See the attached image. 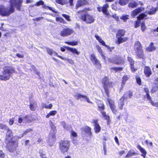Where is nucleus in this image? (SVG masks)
Returning <instances> with one entry per match:
<instances>
[{
	"instance_id": "1",
	"label": "nucleus",
	"mask_w": 158,
	"mask_h": 158,
	"mask_svg": "<svg viewBox=\"0 0 158 158\" xmlns=\"http://www.w3.org/2000/svg\"><path fill=\"white\" fill-rule=\"evenodd\" d=\"M22 0H10V7L6 8L3 5L0 6V15L3 16H8L14 12L15 6L18 10H20L22 6Z\"/></svg>"
},
{
	"instance_id": "2",
	"label": "nucleus",
	"mask_w": 158,
	"mask_h": 158,
	"mask_svg": "<svg viewBox=\"0 0 158 158\" xmlns=\"http://www.w3.org/2000/svg\"><path fill=\"white\" fill-rule=\"evenodd\" d=\"M16 73L15 68L12 66H5L3 68V75H0V81H6L9 80L11 74Z\"/></svg>"
},
{
	"instance_id": "3",
	"label": "nucleus",
	"mask_w": 158,
	"mask_h": 158,
	"mask_svg": "<svg viewBox=\"0 0 158 158\" xmlns=\"http://www.w3.org/2000/svg\"><path fill=\"white\" fill-rule=\"evenodd\" d=\"M148 9L150 10L144 13H142L139 15L138 17V19L139 20L142 19L146 17L147 14L149 15H152L154 14L156 11L158 10V5L156 8H154L152 6H150L148 7Z\"/></svg>"
},
{
	"instance_id": "4",
	"label": "nucleus",
	"mask_w": 158,
	"mask_h": 158,
	"mask_svg": "<svg viewBox=\"0 0 158 158\" xmlns=\"http://www.w3.org/2000/svg\"><path fill=\"white\" fill-rule=\"evenodd\" d=\"M70 147V143L68 140L61 141L60 143V149L61 152L63 154L68 152Z\"/></svg>"
},
{
	"instance_id": "5",
	"label": "nucleus",
	"mask_w": 158,
	"mask_h": 158,
	"mask_svg": "<svg viewBox=\"0 0 158 158\" xmlns=\"http://www.w3.org/2000/svg\"><path fill=\"white\" fill-rule=\"evenodd\" d=\"M132 96V94L131 91H128L125 93L123 96L118 101V107L122 110L123 106L124 104V100H127L128 98H130Z\"/></svg>"
},
{
	"instance_id": "6",
	"label": "nucleus",
	"mask_w": 158,
	"mask_h": 158,
	"mask_svg": "<svg viewBox=\"0 0 158 158\" xmlns=\"http://www.w3.org/2000/svg\"><path fill=\"white\" fill-rule=\"evenodd\" d=\"M134 49L137 56L139 58H142L143 56V50L141 44L139 41H137L135 44Z\"/></svg>"
},
{
	"instance_id": "7",
	"label": "nucleus",
	"mask_w": 158,
	"mask_h": 158,
	"mask_svg": "<svg viewBox=\"0 0 158 158\" xmlns=\"http://www.w3.org/2000/svg\"><path fill=\"white\" fill-rule=\"evenodd\" d=\"M102 82L105 93L108 96L109 94V87H112L113 84L110 81H109L108 78L106 77L103 79Z\"/></svg>"
},
{
	"instance_id": "8",
	"label": "nucleus",
	"mask_w": 158,
	"mask_h": 158,
	"mask_svg": "<svg viewBox=\"0 0 158 158\" xmlns=\"http://www.w3.org/2000/svg\"><path fill=\"white\" fill-rule=\"evenodd\" d=\"M81 19L87 23H93L95 20V17L94 16L86 14L82 15Z\"/></svg>"
},
{
	"instance_id": "9",
	"label": "nucleus",
	"mask_w": 158,
	"mask_h": 158,
	"mask_svg": "<svg viewBox=\"0 0 158 158\" xmlns=\"http://www.w3.org/2000/svg\"><path fill=\"white\" fill-rule=\"evenodd\" d=\"M109 61L110 63L118 65L123 64L124 63V60L119 56H116L114 58L109 59Z\"/></svg>"
},
{
	"instance_id": "10",
	"label": "nucleus",
	"mask_w": 158,
	"mask_h": 158,
	"mask_svg": "<svg viewBox=\"0 0 158 158\" xmlns=\"http://www.w3.org/2000/svg\"><path fill=\"white\" fill-rule=\"evenodd\" d=\"M74 32L73 30L70 28L64 29L60 32V35L62 37H66L72 34Z\"/></svg>"
},
{
	"instance_id": "11",
	"label": "nucleus",
	"mask_w": 158,
	"mask_h": 158,
	"mask_svg": "<svg viewBox=\"0 0 158 158\" xmlns=\"http://www.w3.org/2000/svg\"><path fill=\"white\" fill-rule=\"evenodd\" d=\"M18 145V142L17 141H12L10 142L8 145L9 151L11 152H13L15 150L16 148L17 147Z\"/></svg>"
},
{
	"instance_id": "12",
	"label": "nucleus",
	"mask_w": 158,
	"mask_h": 158,
	"mask_svg": "<svg viewBox=\"0 0 158 158\" xmlns=\"http://www.w3.org/2000/svg\"><path fill=\"white\" fill-rule=\"evenodd\" d=\"M40 5H41L43 6L42 7L46 9H49L50 10L52 11L53 12L55 13H57V11H56L55 10V9L51 7L48 6H46L45 5H44V2H43L42 1H40L38 2H36V4L35 5L37 6H39Z\"/></svg>"
},
{
	"instance_id": "13",
	"label": "nucleus",
	"mask_w": 158,
	"mask_h": 158,
	"mask_svg": "<svg viewBox=\"0 0 158 158\" xmlns=\"http://www.w3.org/2000/svg\"><path fill=\"white\" fill-rule=\"evenodd\" d=\"M107 100L112 112L114 114H116L117 112V111L116 109V106L114 102L111 99L109 98L107 99Z\"/></svg>"
},
{
	"instance_id": "14",
	"label": "nucleus",
	"mask_w": 158,
	"mask_h": 158,
	"mask_svg": "<svg viewBox=\"0 0 158 158\" xmlns=\"http://www.w3.org/2000/svg\"><path fill=\"white\" fill-rule=\"evenodd\" d=\"M56 140V137L55 135L54 134H49L48 143L49 146H52L54 144Z\"/></svg>"
},
{
	"instance_id": "15",
	"label": "nucleus",
	"mask_w": 158,
	"mask_h": 158,
	"mask_svg": "<svg viewBox=\"0 0 158 158\" xmlns=\"http://www.w3.org/2000/svg\"><path fill=\"white\" fill-rule=\"evenodd\" d=\"M29 116L28 115H19L18 118V122L19 123H21L23 121V122H27L29 123L31 122V121L29 119Z\"/></svg>"
},
{
	"instance_id": "16",
	"label": "nucleus",
	"mask_w": 158,
	"mask_h": 158,
	"mask_svg": "<svg viewBox=\"0 0 158 158\" xmlns=\"http://www.w3.org/2000/svg\"><path fill=\"white\" fill-rule=\"evenodd\" d=\"M97 120L93 119L92 123L94 124V131L96 133H98L101 130V127L98 123Z\"/></svg>"
},
{
	"instance_id": "17",
	"label": "nucleus",
	"mask_w": 158,
	"mask_h": 158,
	"mask_svg": "<svg viewBox=\"0 0 158 158\" xmlns=\"http://www.w3.org/2000/svg\"><path fill=\"white\" fill-rule=\"evenodd\" d=\"M7 131L6 134V138L8 141L11 140L13 137V133L12 131L8 127V129H6Z\"/></svg>"
},
{
	"instance_id": "18",
	"label": "nucleus",
	"mask_w": 158,
	"mask_h": 158,
	"mask_svg": "<svg viewBox=\"0 0 158 158\" xmlns=\"http://www.w3.org/2000/svg\"><path fill=\"white\" fill-rule=\"evenodd\" d=\"M144 8L142 7L138 8L135 10H134L132 13L131 15L133 17H134L136 15L139 13L143 11Z\"/></svg>"
},
{
	"instance_id": "19",
	"label": "nucleus",
	"mask_w": 158,
	"mask_h": 158,
	"mask_svg": "<svg viewBox=\"0 0 158 158\" xmlns=\"http://www.w3.org/2000/svg\"><path fill=\"white\" fill-rule=\"evenodd\" d=\"M96 48L98 52H99L102 58L105 61L106 60V56L104 55V53L102 51V50L100 46L99 45H97L96 46Z\"/></svg>"
},
{
	"instance_id": "20",
	"label": "nucleus",
	"mask_w": 158,
	"mask_h": 158,
	"mask_svg": "<svg viewBox=\"0 0 158 158\" xmlns=\"http://www.w3.org/2000/svg\"><path fill=\"white\" fill-rule=\"evenodd\" d=\"M144 73L146 76L149 77L152 74V73L150 68L148 67H146L144 69Z\"/></svg>"
},
{
	"instance_id": "21",
	"label": "nucleus",
	"mask_w": 158,
	"mask_h": 158,
	"mask_svg": "<svg viewBox=\"0 0 158 158\" xmlns=\"http://www.w3.org/2000/svg\"><path fill=\"white\" fill-rule=\"evenodd\" d=\"M81 130L84 131L86 133L89 135V136H92L91 132V128L87 126H85L81 128Z\"/></svg>"
},
{
	"instance_id": "22",
	"label": "nucleus",
	"mask_w": 158,
	"mask_h": 158,
	"mask_svg": "<svg viewBox=\"0 0 158 158\" xmlns=\"http://www.w3.org/2000/svg\"><path fill=\"white\" fill-rule=\"evenodd\" d=\"M88 2L85 0H79L77 1V4L76 5V8H77L83 5L87 4Z\"/></svg>"
},
{
	"instance_id": "23",
	"label": "nucleus",
	"mask_w": 158,
	"mask_h": 158,
	"mask_svg": "<svg viewBox=\"0 0 158 158\" xmlns=\"http://www.w3.org/2000/svg\"><path fill=\"white\" fill-rule=\"evenodd\" d=\"M65 48L68 50L72 52L73 54H75L78 55L80 54V52H78L77 49L75 48H73L69 47H65Z\"/></svg>"
},
{
	"instance_id": "24",
	"label": "nucleus",
	"mask_w": 158,
	"mask_h": 158,
	"mask_svg": "<svg viewBox=\"0 0 158 158\" xmlns=\"http://www.w3.org/2000/svg\"><path fill=\"white\" fill-rule=\"evenodd\" d=\"M109 6L108 4L107 3L104 5L102 7V12L107 16H108L109 15V13L107 10V8Z\"/></svg>"
},
{
	"instance_id": "25",
	"label": "nucleus",
	"mask_w": 158,
	"mask_h": 158,
	"mask_svg": "<svg viewBox=\"0 0 158 158\" xmlns=\"http://www.w3.org/2000/svg\"><path fill=\"white\" fill-rule=\"evenodd\" d=\"M156 49V48L153 45V43H151L149 46L146 48V50L148 52L153 51Z\"/></svg>"
},
{
	"instance_id": "26",
	"label": "nucleus",
	"mask_w": 158,
	"mask_h": 158,
	"mask_svg": "<svg viewBox=\"0 0 158 158\" xmlns=\"http://www.w3.org/2000/svg\"><path fill=\"white\" fill-rule=\"evenodd\" d=\"M61 124L63 126L64 128L66 130L68 131L71 130V126L68 124H66L64 122H62Z\"/></svg>"
},
{
	"instance_id": "27",
	"label": "nucleus",
	"mask_w": 158,
	"mask_h": 158,
	"mask_svg": "<svg viewBox=\"0 0 158 158\" xmlns=\"http://www.w3.org/2000/svg\"><path fill=\"white\" fill-rule=\"evenodd\" d=\"M137 154L133 150H131L129 151L128 153L125 156L126 158H129L131 156L135 155Z\"/></svg>"
},
{
	"instance_id": "28",
	"label": "nucleus",
	"mask_w": 158,
	"mask_h": 158,
	"mask_svg": "<svg viewBox=\"0 0 158 158\" xmlns=\"http://www.w3.org/2000/svg\"><path fill=\"white\" fill-rule=\"evenodd\" d=\"M37 105L36 103L35 102H31L30 105V108L31 110L34 111Z\"/></svg>"
},
{
	"instance_id": "29",
	"label": "nucleus",
	"mask_w": 158,
	"mask_h": 158,
	"mask_svg": "<svg viewBox=\"0 0 158 158\" xmlns=\"http://www.w3.org/2000/svg\"><path fill=\"white\" fill-rule=\"evenodd\" d=\"M127 38L126 37L122 38V37H118L117 40V42L119 44L127 40Z\"/></svg>"
},
{
	"instance_id": "30",
	"label": "nucleus",
	"mask_w": 158,
	"mask_h": 158,
	"mask_svg": "<svg viewBox=\"0 0 158 158\" xmlns=\"http://www.w3.org/2000/svg\"><path fill=\"white\" fill-rule=\"evenodd\" d=\"M51 127V131L50 134H54L55 135L56 131V127L54 125L52 122L50 124Z\"/></svg>"
},
{
	"instance_id": "31",
	"label": "nucleus",
	"mask_w": 158,
	"mask_h": 158,
	"mask_svg": "<svg viewBox=\"0 0 158 158\" xmlns=\"http://www.w3.org/2000/svg\"><path fill=\"white\" fill-rule=\"evenodd\" d=\"M57 113V111L56 110H52L50 111L49 113L46 116L47 118H49L51 116H54Z\"/></svg>"
},
{
	"instance_id": "32",
	"label": "nucleus",
	"mask_w": 158,
	"mask_h": 158,
	"mask_svg": "<svg viewBox=\"0 0 158 158\" xmlns=\"http://www.w3.org/2000/svg\"><path fill=\"white\" fill-rule=\"evenodd\" d=\"M92 62L94 65L97 66L98 68H99L101 66V64L99 61L97 59H96L93 61H92Z\"/></svg>"
},
{
	"instance_id": "33",
	"label": "nucleus",
	"mask_w": 158,
	"mask_h": 158,
	"mask_svg": "<svg viewBox=\"0 0 158 158\" xmlns=\"http://www.w3.org/2000/svg\"><path fill=\"white\" fill-rule=\"evenodd\" d=\"M138 5V4L135 2L133 1L129 4V7L134 8L136 7Z\"/></svg>"
},
{
	"instance_id": "34",
	"label": "nucleus",
	"mask_w": 158,
	"mask_h": 158,
	"mask_svg": "<svg viewBox=\"0 0 158 158\" xmlns=\"http://www.w3.org/2000/svg\"><path fill=\"white\" fill-rule=\"evenodd\" d=\"M155 84L157 85V87H154L152 88V92H156L158 89V77H157L155 80Z\"/></svg>"
},
{
	"instance_id": "35",
	"label": "nucleus",
	"mask_w": 158,
	"mask_h": 158,
	"mask_svg": "<svg viewBox=\"0 0 158 158\" xmlns=\"http://www.w3.org/2000/svg\"><path fill=\"white\" fill-rule=\"evenodd\" d=\"M61 59L62 60L67 61L68 62L71 64H74V61L71 59L66 58V57H61Z\"/></svg>"
},
{
	"instance_id": "36",
	"label": "nucleus",
	"mask_w": 158,
	"mask_h": 158,
	"mask_svg": "<svg viewBox=\"0 0 158 158\" xmlns=\"http://www.w3.org/2000/svg\"><path fill=\"white\" fill-rule=\"evenodd\" d=\"M98 106L99 108V110H102L104 109V105L101 102L99 101L98 102Z\"/></svg>"
},
{
	"instance_id": "37",
	"label": "nucleus",
	"mask_w": 158,
	"mask_h": 158,
	"mask_svg": "<svg viewBox=\"0 0 158 158\" xmlns=\"http://www.w3.org/2000/svg\"><path fill=\"white\" fill-rule=\"evenodd\" d=\"M42 106L43 108H44L47 109H51L52 108V104H50L48 105H47L45 103H43L42 104Z\"/></svg>"
},
{
	"instance_id": "38",
	"label": "nucleus",
	"mask_w": 158,
	"mask_h": 158,
	"mask_svg": "<svg viewBox=\"0 0 158 158\" xmlns=\"http://www.w3.org/2000/svg\"><path fill=\"white\" fill-rule=\"evenodd\" d=\"M77 136V133L73 130H71L70 131V137L71 139L73 138H76Z\"/></svg>"
},
{
	"instance_id": "39",
	"label": "nucleus",
	"mask_w": 158,
	"mask_h": 158,
	"mask_svg": "<svg viewBox=\"0 0 158 158\" xmlns=\"http://www.w3.org/2000/svg\"><path fill=\"white\" fill-rule=\"evenodd\" d=\"M129 0H119V4L121 6H124L127 4Z\"/></svg>"
},
{
	"instance_id": "40",
	"label": "nucleus",
	"mask_w": 158,
	"mask_h": 158,
	"mask_svg": "<svg viewBox=\"0 0 158 158\" xmlns=\"http://www.w3.org/2000/svg\"><path fill=\"white\" fill-rule=\"evenodd\" d=\"M65 43L68 44L69 45L72 46H76L78 44V42L76 41H73V42H65Z\"/></svg>"
},
{
	"instance_id": "41",
	"label": "nucleus",
	"mask_w": 158,
	"mask_h": 158,
	"mask_svg": "<svg viewBox=\"0 0 158 158\" xmlns=\"http://www.w3.org/2000/svg\"><path fill=\"white\" fill-rule=\"evenodd\" d=\"M137 148L141 152L142 154L147 153V152L145 149L142 148L140 145H138L137 146Z\"/></svg>"
},
{
	"instance_id": "42",
	"label": "nucleus",
	"mask_w": 158,
	"mask_h": 158,
	"mask_svg": "<svg viewBox=\"0 0 158 158\" xmlns=\"http://www.w3.org/2000/svg\"><path fill=\"white\" fill-rule=\"evenodd\" d=\"M56 2L58 4L63 5L67 2V0H56Z\"/></svg>"
},
{
	"instance_id": "43",
	"label": "nucleus",
	"mask_w": 158,
	"mask_h": 158,
	"mask_svg": "<svg viewBox=\"0 0 158 158\" xmlns=\"http://www.w3.org/2000/svg\"><path fill=\"white\" fill-rule=\"evenodd\" d=\"M125 33V31L124 30H119L118 31L117 35L120 37L123 36Z\"/></svg>"
},
{
	"instance_id": "44",
	"label": "nucleus",
	"mask_w": 158,
	"mask_h": 158,
	"mask_svg": "<svg viewBox=\"0 0 158 158\" xmlns=\"http://www.w3.org/2000/svg\"><path fill=\"white\" fill-rule=\"evenodd\" d=\"M101 114L103 117L106 120H108L109 118L110 117L109 116L107 115L106 113L103 111H102L101 112Z\"/></svg>"
},
{
	"instance_id": "45",
	"label": "nucleus",
	"mask_w": 158,
	"mask_h": 158,
	"mask_svg": "<svg viewBox=\"0 0 158 158\" xmlns=\"http://www.w3.org/2000/svg\"><path fill=\"white\" fill-rule=\"evenodd\" d=\"M129 78V77L127 75H124L123 77L122 83L123 85H124L126 82Z\"/></svg>"
},
{
	"instance_id": "46",
	"label": "nucleus",
	"mask_w": 158,
	"mask_h": 158,
	"mask_svg": "<svg viewBox=\"0 0 158 158\" xmlns=\"http://www.w3.org/2000/svg\"><path fill=\"white\" fill-rule=\"evenodd\" d=\"M25 135L23 133L19 135H15L13 138V139H16L17 140L18 139L21 138Z\"/></svg>"
},
{
	"instance_id": "47",
	"label": "nucleus",
	"mask_w": 158,
	"mask_h": 158,
	"mask_svg": "<svg viewBox=\"0 0 158 158\" xmlns=\"http://www.w3.org/2000/svg\"><path fill=\"white\" fill-rule=\"evenodd\" d=\"M129 16L128 15H124L122 16L120 19L126 22L127 20L129 19Z\"/></svg>"
},
{
	"instance_id": "48",
	"label": "nucleus",
	"mask_w": 158,
	"mask_h": 158,
	"mask_svg": "<svg viewBox=\"0 0 158 158\" xmlns=\"http://www.w3.org/2000/svg\"><path fill=\"white\" fill-rule=\"evenodd\" d=\"M46 49L49 55H52V54H53L54 51H53L52 49L47 48H46Z\"/></svg>"
},
{
	"instance_id": "49",
	"label": "nucleus",
	"mask_w": 158,
	"mask_h": 158,
	"mask_svg": "<svg viewBox=\"0 0 158 158\" xmlns=\"http://www.w3.org/2000/svg\"><path fill=\"white\" fill-rule=\"evenodd\" d=\"M112 69L114 70L116 72L122 71L123 70V68L122 67H113L112 68Z\"/></svg>"
},
{
	"instance_id": "50",
	"label": "nucleus",
	"mask_w": 158,
	"mask_h": 158,
	"mask_svg": "<svg viewBox=\"0 0 158 158\" xmlns=\"http://www.w3.org/2000/svg\"><path fill=\"white\" fill-rule=\"evenodd\" d=\"M0 129L5 130L6 129H8V127L4 124L0 123Z\"/></svg>"
},
{
	"instance_id": "51",
	"label": "nucleus",
	"mask_w": 158,
	"mask_h": 158,
	"mask_svg": "<svg viewBox=\"0 0 158 158\" xmlns=\"http://www.w3.org/2000/svg\"><path fill=\"white\" fill-rule=\"evenodd\" d=\"M62 16L68 21H70V19L69 18L70 17L69 16L65 14H62Z\"/></svg>"
},
{
	"instance_id": "52",
	"label": "nucleus",
	"mask_w": 158,
	"mask_h": 158,
	"mask_svg": "<svg viewBox=\"0 0 158 158\" xmlns=\"http://www.w3.org/2000/svg\"><path fill=\"white\" fill-rule=\"evenodd\" d=\"M33 130V129L31 128H30L26 130L25 131H24V132L23 133L24 135H25L28 133H29Z\"/></svg>"
},
{
	"instance_id": "53",
	"label": "nucleus",
	"mask_w": 158,
	"mask_h": 158,
	"mask_svg": "<svg viewBox=\"0 0 158 158\" xmlns=\"http://www.w3.org/2000/svg\"><path fill=\"white\" fill-rule=\"evenodd\" d=\"M112 17L116 21H118L119 20V17L116 14H113L112 15Z\"/></svg>"
},
{
	"instance_id": "54",
	"label": "nucleus",
	"mask_w": 158,
	"mask_h": 158,
	"mask_svg": "<svg viewBox=\"0 0 158 158\" xmlns=\"http://www.w3.org/2000/svg\"><path fill=\"white\" fill-rule=\"evenodd\" d=\"M128 60L130 62V65L134 64V61L131 57H128Z\"/></svg>"
},
{
	"instance_id": "55",
	"label": "nucleus",
	"mask_w": 158,
	"mask_h": 158,
	"mask_svg": "<svg viewBox=\"0 0 158 158\" xmlns=\"http://www.w3.org/2000/svg\"><path fill=\"white\" fill-rule=\"evenodd\" d=\"M85 96L81 95L80 94H77L75 95V98H77V99H79V98H84V96Z\"/></svg>"
},
{
	"instance_id": "56",
	"label": "nucleus",
	"mask_w": 158,
	"mask_h": 158,
	"mask_svg": "<svg viewBox=\"0 0 158 158\" xmlns=\"http://www.w3.org/2000/svg\"><path fill=\"white\" fill-rule=\"evenodd\" d=\"M150 102L152 106L158 107V102H154L152 100H151V101H150Z\"/></svg>"
},
{
	"instance_id": "57",
	"label": "nucleus",
	"mask_w": 158,
	"mask_h": 158,
	"mask_svg": "<svg viewBox=\"0 0 158 158\" xmlns=\"http://www.w3.org/2000/svg\"><path fill=\"white\" fill-rule=\"evenodd\" d=\"M103 46L106 47L108 50L110 51H111L112 50L114 49V47H110L109 46L106 45L105 44V45H104Z\"/></svg>"
},
{
	"instance_id": "58",
	"label": "nucleus",
	"mask_w": 158,
	"mask_h": 158,
	"mask_svg": "<svg viewBox=\"0 0 158 158\" xmlns=\"http://www.w3.org/2000/svg\"><path fill=\"white\" fill-rule=\"evenodd\" d=\"M141 30L143 31H144L146 29V27L144 24V23H142L141 25Z\"/></svg>"
},
{
	"instance_id": "59",
	"label": "nucleus",
	"mask_w": 158,
	"mask_h": 158,
	"mask_svg": "<svg viewBox=\"0 0 158 158\" xmlns=\"http://www.w3.org/2000/svg\"><path fill=\"white\" fill-rule=\"evenodd\" d=\"M97 59L96 57V56L94 54H92L90 55V59L92 61H94L95 60Z\"/></svg>"
},
{
	"instance_id": "60",
	"label": "nucleus",
	"mask_w": 158,
	"mask_h": 158,
	"mask_svg": "<svg viewBox=\"0 0 158 158\" xmlns=\"http://www.w3.org/2000/svg\"><path fill=\"white\" fill-rule=\"evenodd\" d=\"M56 20L57 22H62L63 21V19L61 18L56 17Z\"/></svg>"
},
{
	"instance_id": "61",
	"label": "nucleus",
	"mask_w": 158,
	"mask_h": 158,
	"mask_svg": "<svg viewBox=\"0 0 158 158\" xmlns=\"http://www.w3.org/2000/svg\"><path fill=\"white\" fill-rule=\"evenodd\" d=\"M136 79L137 83L139 85H141V81L140 78L139 77H137Z\"/></svg>"
},
{
	"instance_id": "62",
	"label": "nucleus",
	"mask_w": 158,
	"mask_h": 158,
	"mask_svg": "<svg viewBox=\"0 0 158 158\" xmlns=\"http://www.w3.org/2000/svg\"><path fill=\"white\" fill-rule=\"evenodd\" d=\"M95 37L99 42H100L101 40L102 39L100 37L97 35H95Z\"/></svg>"
},
{
	"instance_id": "63",
	"label": "nucleus",
	"mask_w": 158,
	"mask_h": 158,
	"mask_svg": "<svg viewBox=\"0 0 158 158\" xmlns=\"http://www.w3.org/2000/svg\"><path fill=\"white\" fill-rule=\"evenodd\" d=\"M95 37L99 42H100L101 40L102 39L100 37L97 35H95Z\"/></svg>"
},
{
	"instance_id": "64",
	"label": "nucleus",
	"mask_w": 158,
	"mask_h": 158,
	"mask_svg": "<svg viewBox=\"0 0 158 158\" xmlns=\"http://www.w3.org/2000/svg\"><path fill=\"white\" fill-rule=\"evenodd\" d=\"M4 155L2 152L0 151V158H4Z\"/></svg>"
}]
</instances>
